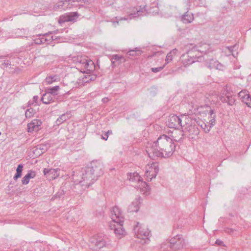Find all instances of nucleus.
<instances>
[{"mask_svg":"<svg viewBox=\"0 0 251 251\" xmlns=\"http://www.w3.org/2000/svg\"><path fill=\"white\" fill-rule=\"evenodd\" d=\"M128 180L132 182L138 183L137 185H135V187H137L138 189H139L141 192L145 195H148L150 193V187L148 184L143 180L139 175L134 172L133 173H130L128 175Z\"/></svg>","mask_w":251,"mask_h":251,"instance_id":"obj_4","label":"nucleus"},{"mask_svg":"<svg viewBox=\"0 0 251 251\" xmlns=\"http://www.w3.org/2000/svg\"><path fill=\"white\" fill-rule=\"evenodd\" d=\"M73 1H74V0H64L63 1H60L54 5L53 9L55 11L65 10L72 7L73 5Z\"/></svg>","mask_w":251,"mask_h":251,"instance_id":"obj_11","label":"nucleus"},{"mask_svg":"<svg viewBox=\"0 0 251 251\" xmlns=\"http://www.w3.org/2000/svg\"><path fill=\"white\" fill-rule=\"evenodd\" d=\"M39 97L38 96H34L33 98V102L35 103V105H39V104L38 103V100Z\"/></svg>","mask_w":251,"mask_h":251,"instance_id":"obj_46","label":"nucleus"},{"mask_svg":"<svg viewBox=\"0 0 251 251\" xmlns=\"http://www.w3.org/2000/svg\"><path fill=\"white\" fill-rule=\"evenodd\" d=\"M181 122L182 120L178 116L173 115L170 116L167 125L170 128L179 129L182 127Z\"/></svg>","mask_w":251,"mask_h":251,"instance_id":"obj_10","label":"nucleus"},{"mask_svg":"<svg viewBox=\"0 0 251 251\" xmlns=\"http://www.w3.org/2000/svg\"><path fill=\"white\" fill-rule=\"evenodd\" d=\"M148 176H149V177H148V181H150V177H151V174H150V173H148Z\"/></svg>","mask_w":251,"mask_h":251,"instance_id":"obj_53","label":"nucleus"},{"mask_svg":"<svg viewBox=\"0 0 251 251\" xmlns=\"http://www.w3.org/2000/svg\"><path fill=\"white\" fill-rule=\"evenodd\" d=\"M225 231L227 233L231 234L234 232V229L233 228L227 227V228H225Z\"/></svg>","mask_w":251,"mask_h":251,"instance_id":"obj_45","label":"nucleus"},{"mask_svg":"<svg viewBox=\"0 0 251 251\" xmlns=\"http://www.w3.org/2000/svg\"><path fill=\"white\" fill-rule=\"evenodd\" d=\"M69 118V115L68 114H63L61 115L56 121V124L57 125H59L66 121Z\"/></svg>","mask_w":251,"mask_h":251,"instance_id":"obj_29","label":"nucleus"},{"mask_svg":"<svg viewBox=\"0 0 251 251\" xmlns=\"http://www.w3.org/2000/svg\"><path fill=\"white\" fill-rule=\"evenodd\" d=\"M210 109L209 112L208 113V119L209 121V127L203 128L204 129V131L206 133H208L209 132L211 128L215 124V118L216 115L214 113V110L211 109L210 107H208Z\"/></svg>","mask_w":251,"mask_h":251,"instance_id":"obj_16","label":"nucleus"},{"mask_svg":"<svg viewBox=\"0 0 251 251\" xmlns=\"http://www.w3.org/2000/svg\"><path fill=\"white\" fill-rule=\"evenodd\" d=\"M237 48V45H235L232 46H230V47H227V49L230 52H231L232 55L233 56H234V57H235V55H234V54L233 52L234 50H236Z\"/></svg>","mask_w":251,"mask_h":251,"instance_id":"obj_39","label":"nucleus"},{"mask_svg":"<svg viewBox=\"0 0 251 251\" xmlns=\"http://www.w3.org/2000/svg\"><path fill=\"white\" fill-rule=\"evenodd\" d=\"M103 165L99 161H93L85 168L81 169V179L76 180L82 186L90 187L103 173Z\"/></svg>","mask_w":251,"mask_h":251,"instance_id":"obj_2","label":"nucleus"},{"mask_svg":"<svg viewBox=\"0 0 251 251\" xmlns=\"http://www.w3.org/2000/svg\"><path fill=\"white\" fill-rule=\"evenodd\" d=\"M116 19H117L118 20V21H116L117 24H118L119 21H121V20H127L128 19V17H123V18H121L120 19H118L116 17Z\"/></svg>","mask_w":251,"mask_h":251,"instance_id":"obj_50","label":"nucleus"},{"mask_svg":"<svg viewBox=\"0 0 251 251\" xmlns=\"http://www.w3.org/2000/svg\"><path fill=\"white\" fill-rule=\"evenodd\" d=\"M133 229L138 238L145 240V243L149 241L151 231L145 225H142L139 222H137V224L134 226Z\"/></svg>","mask_w":251,"mask_h":251,"instance_id":"obj_5","label":"nucleus"},{"mask_svg":"<svg viewBox=\"0 0 251 251\" xmlns=\"http://www.w3.org/2000/svg\"><path fill=\"white\" fill-rule=\"evenodd\" d=\"M74 0V1H73V3L75 1L79 2L80 0Z\"/></svg>","mask_w":251,"mask_h":251,"instance_id":"obj_54","label":"nucleus"},{"mask_svg":"<svg viewBox=\"0 0 251 251\" xmlns=\"http://www.w3.org/2000/svg\"><path fill=\"white\" fill-rule=\"evenodd\" d=\"M55 33V31H50L48 33L44 34H37L32 37V45L35 44L36 45H48L50 44L53 40H54L53 36H50V34L52 33Z\"/></svg>","mask_w":251,"mask_h":251,"instance_id":"obj_6","label":"nucleus"},{"mask_svg":"<svg viewBox=\"0 0 251 251\" xmlns=\"http://www.w3.org/2000/svg\"><path fill=\"white\" fill-rule=\"evenodd\" d=\"M242 101L246 103L248 107H251V97L249 94L246 98L244 97V99Z\"/></svg>","mask_w":251,"mask_h":251,"instance_id":"obj_34","label":"nucleus"},{"mask_svg":"<svg viewBox=\"0 0 251 251\" xmlns=\"http://www.w3.org/2000/svg\"><path fill=\"white\" fill-rule=\"evenodd\" d=\"M69 22L68 16V13H66L65 14H64L63 15H61L59 17L58 19V23L60 24L64 23L65 22Z\"/></svg>","mask_w":251,"mask_h":251,"instance_id":"obj_32","label":"nucleus"},{"mask_svg":"<svg viewBox=\"0 0 251 251\" xmlns=\"http://www.w3.org/2000/svg\"><path fill=\"white\" fill-rule=\"evenodd\" d=\"M1 65L5 68H7L9 66L11 65V62L9 60H5Z\"/></svg>","mask_w":251,"mask_h":251,"instance_id":"obj_43","label":"nucleus"},{"mask_svg":"<svg viewBox=\"0 0 251 251\" xmlns=\"http://www.w3.org/2000/svg\"><path fill=\"white\" fill-rule=\"evenodd\" d=\"M34 113L35 110L33 108H30L26 110L25 112V116L26 118H30L34 115Z\"/></svg>","mask_w":251,"mask_h":251,"instance_id":"obj_35","label":"nucleus"},{"mask_svg":"<svg viewBox=\"0 0 251 251\" xmlns=\"http://www.w3.org/2000/svg\"><path fill=\"white\" fill-rule=\"evenodd\" d=\"M181 20L184 24L191 23L194 20L193 14L187 11L182 15Z\"/></svg>","mask_w":251,"mask_h":251,"instance_id":"obj_19","label":"nucleus"},{"mask_svg":"<svg viewBox=\"0 0 251 251\" xmlns=\"http://www.w3.org/2000/svg\"><path fill=\"white\" fill-rule=\"evenodd\" d=\"M86 73H90L95 70V66L93 61L88 59L83 67Z\"/></svg>","mask_w":251,"mask_h":251,"instance_id":"obj_20","label":"nucleus"},{"mask_svg":"<svg viewBox=\"0 0 251 251\" xmlns=\"http://www.w3.org/2000/svg\"><path fill=\"white\" fill-rule=\"evenodd\" d=\"M159 171V168L158 166V164L155 163H153L151 165V167H150V169L149 170H147L145 173V176L147 177H149L148 173L151 174V177H150V180L151 181L153 177H155L158 172Z\"/></svg>","mask_w":251,"mask_h":251,"instance_id":"obj_13","label":"nucleus"},{"mask_svg":"<svg viewBox=\"0 0 251 251\" xmlns=\"http://www.w3.org/2000/svg\"><path fill=\"white\" fill-rule=\"evenodd\" d=\"M112 134V130H108L107 132H105L101 136V138L104 140H107L109 135Z\"/></svg>","mask_w":251,"mask_h":251,"instance_id":"obj_37","label":"nucleus"},{"mask_svg":"<svg viewBox=\"0 0 251 251\" xmlns=\"http://www.w3.org/2000/svg\"><path fill=\"white\" fill-rule=\"evenodd\" d=\"M165 65H163V66L156 67V68H151V70L153 73H157L160 71H161L164 68Z\"/></svg>","mask_w":251,"mask_h":251,"instance_id":"obj_41","label":"nucleus"},{"mask_svg":"<svg viewBox=\"0 0 251 251\" xmlns=\"http://www.w3.org/2000/svg\"><path fill=\"white\" fill-rule=\"evenodd\" d=\"M215 243L219 246H224V242L220 240L217 239Z\"/></svg>","mask_w":251,"mask_h":251,"instance_id":"obj_49","label":"nucleus"},{"mask_svg":"<svg viewBox=\"0 0 251 251\" xmlns=\"http://www.w3.org/2000/svg\"><path fill=\"white\" fill-rule=\"evenodd\" d=\"M248 95L249 94H247L246 91H241L238 93V97L242 100L244 99V97L246 98Z\"/></svg>","mask_w":251,"mask_h":251,"instance_id":"obj_38","label":"nucleus"},{"mask_svg":"<svg viewBox=\"0 0 251 251\" xmlns=\"http://www.w3.org/2000/svg\"><path fill=\"white\" fill-rule=\"evenodd\" d=\"M79 16V15L76 12L68 13V16L69 22H75Z\"/></svg>","mask_w":251,"mask_h":251,"instance_id":"obj_27","label":"nucleus"},{"mask_svg":"<svg viewBox=\"0 0 251 251\" xmlns=\"http://www.w3.org/2000/svg\"><path fill=\"white\" fill-rule=\"evenodd\" d=\"M112 59L117 61H119L123 59V57L122 56L116 54L113 56Z\"/></svg>","mask_w":251,"mask_h":251,"instance_id":"obj_44","label":"nucleus"},{"mask_svg":"<svg viewBox=\"0 0 251 251\" xmlns=\"http://www.w3.org/2000/svg\"><path fill=\"white\" fill-rule=\"evenodd\" d=\"M141 203V197L140 196L136 198L129 205L127 211L128 212H137L139 210V205Z\"/></svg>","mask_w":251,"mask_h":251,"instance_id":"obj_15","label":"nucleus"},{"mask_svg":"<svg viewBox=\"0 0 251 251\" xmlns=\"http://www.w3.org/2000/svg\"><path fill=\"white\" fill-rule=\"evenodd\" d=\"M216 63L217 64V66L216 67V69L217 70H219L220 71H223L225 69V67L223 64H222L221 63H220L219 62H216Z\"/></svg>","mask_w":251,"mask_h":251,"instance_id":"obj_42","label":"nucleus"},{"mask_svg":"<svg viewBox=\"0 0 251 251\" xmlns=\"http://www.w3.org/2000/svg\"><path fill=\"white\" fill-rule=\"evenodd\" d=\"M60 87L59 86H55L52 87H49L47 89V92L51 94L54 97L56 98L58 94L57 92L59 90Z\"/></svg>","mask_w":251,"mask_h":251,"instance_id":"obj_24","label":"nucleus"},{"mask_svg":"<svg viewBox=\"0 0 251 251\" xmlns=\"http://www.w3.org/2000/svg\"><path fill=\"white\" fill-rule=\"evenodd\" d=\"M109 101V99L108 98H104L102 99V101L103 102V103H106L108 101Z\"/></svg>","mask_w":251,"mask_h":251,"instance_id":"obj_51","label":"nucleus"},{"mask_svg":"<svg viewBox=\"0 0 251 251\" xmlns=\"http://www.w3.org/2000/svg\"><path fill=\"white\" fill-rule=\"evenodd\" d=\"M56 98L52 96L51 94L46 92L44 93L41 99V100L43 103L48 104L54 101Z\"/></svg>","mask_w":251,"mask_h":251,"instance_id":"obj_17","label":"nucleus"},{"mask_svg":"<svg viewBox=\"0 0 251 251\" xmlns=\"http://www.w3.org/2000/svg\"><path fill=\"white\" fill-rule=\"evenodd\" d=\"M42 124V122L40 120L34 119L32 120V121L28 124L27 125V129L28 132H31L34 131H37L39 130V127Z\"/></svg>","mask_w":251,"mask_h":251,"instance_id":"obj_14","label":"nucleus"},{"mask_svg":"<svg viewBox=\"0 0 251 251\" xmlns=\"http://www.w3.org/2000/svg\"><path fill=\"white\" fill-rule=\"evenodd\" d=\"M169 244L171 249L177 251L183 249L186 243L182 235L177 234L170 239Z\"/></svg>","mask_w":251,"mask_h":251,"instance_id":"obj_8","label":"nucleus"},{"mask_svg":"<svg viewBox=\"0 0 251 251\" xmlns=\"http://www.w3.org/2000/svg\"><path fill=\"white\" fill-rule=\"evenodd\" d=\"M59 76L57 75H50L46 77V81L48 84H51L53 82L59 80Z\"/></svg>","mask_w":251,"mask_h":251,"instance_id":"obj_30","label":"nucleus"},{"mask_svg":"<svg viewBox=\"0 0 251 251\" xmlns=\"http://www.w3.org/2000/svg\"><path fill=\"white\" fill-rule=\"evenodd\" d=\"M188 1H190V0H187Z\"/></svg>","mask_w":251,"mask_h":251,"instance_id":"obj_56","label":"nucleus"},{"mask_svg":"<svg viewBox=\"0 0 251 251\" xmlns=\"http://www.w3.org/2000/svg\"><path fill=\"white\" fill-rule=\"evenodd\" d=\"M142 51L139 50H131L128 51L127 54L130 56H138L141 54Z\"/></svg>","mask_w":251,"mask_h":251,"instance_id":"obj_33","label":"nucleus"},{"mask_svg":"<svg viewBox=\"0 0 251 251\" xmlns=\"http://www.w3.org/2000/svg\"><path fill=\"white\" fill-rule=\"evenodd\" d=\"M204 126L206 127V125H204Z\"/></svg>","mask_w":251,"mask_h":251,"instance_id":"obj_55","label":"nucleus"},{"mask_svg":"<svg viewBox=\"0 0 251 251\" xmlns=\"http://www.w3.org/2000/svg\"><path fill=\"white\" fill-rule=\"evenodd\" d=\"M216 62H218V61L217 60H215L212 59H211L209 62H207L206 65L208 68H210V69H216V67L217 66Z\"/></svg>","mask_w":251,"mask_h":251,"instance_id":"obj_31","label":"nucleus"},{"mask_svg":"<svg viewBox=\"0 0 251 251\" xmlns=\"http://www.w3.org/2000/svg\"><path fill=\"white\" fill-rule=\"evenodd\" d=\"M23 169V165L22 164H19L16 169V173L13 178L14 180H16L21 176Z\"/></svg>","mask_w":251,"mask_h":251,"instance_id":"obj_28","label":"nucleus"},{"mask_svg":"<svg viewBox=\"0 0 251 251\" xmlns=\"http://www.w3.org/2000/svg\"><path fill=\"white\" fill-rule=\"evenodd\" d=\"M178 50L176 49H173L171 50L167 55L166 59H165V64H168L173 59L174 56H175Z\"/></svg>","mask_w":251,"mask_h":251,"instance_id":"obj_23","label":"nucleus"},{"mask_svg":"<svg viewBox=\"0 0 251 251\" xmlns=\"http://www.w3.org/2000/svg\"><path fill=\"white\" fill-rule=\"evenodd\" d=\"M107 238L102 235H97L90 239V246L94 250L100 249L107 245Z\"/></svg>","mask_w":251,"mask_h":251,"instance_id":"obj_7","label":"nucleus"},{"mask_svg":"<svg viewBox=\"0 0 251 251\" xmlns=\"http://www.w3.org/2000/svg\"><path fill=\"white\" fill-rule=\"evenodd\" d=\"M62 196H63V193H62V192H61L59 194L57 193V194H55V195H54L52 197V199H54V198H60L62 197Z\"/></svg>","mask_w":251,"mask_h":251,"instance_id":"obj_48","label":"nucleus"},{"mask_svg":"<svg viewBox=\"0 0 251 251\" xmlns=\"http://www.w3.org/2000/svg\"><path fill=\"white\" fill-rule=\"evenodd\" d=\"M223 95H225V96H220L219 97V99L222 101L223 102L227 103L229 105H232L235 102V98L232 96L231 94L229 92H226L223 93ZM218 100V98L216 100V101Z\"/></svg>","mask_w":251,"mask_h":251,"instance_id":"obj_12","label":"nucleus"},{"mask_svg":"<svg viewBox=\"0 0 251 251\" xmlns=\"http://www.w3.org/2000/svg\"><path fill=\"white\" fill-rule=\"evenodd\" d=\"M27 29L25 28H18L15 30V34L17 37H23L27 34Z\"/></svg>","mask_w":251,"mask_h":251,"instance_id":"obj_26","label":"nucleus"},{"mask_svg":"<svg viewBox=\"0 0 251 251\" xmlns=\"http://www.w3.org/2000/svg\"><path fill=\"white\" fill-rule=\"evenodd\" d=\"M148 10H149L150 13H152L153 14L158 13L159 12L158 2L157 1L153 2Z\"/></svg>","mask_w":251,"mask_h":251,"instance_id":"obj_25","label":"nucleus"},{"mask_svg":"<svg viewBox=\"0 0 251 251\" xmlns=\"http://www.w3.org/2000/svg\"><path fill=\"white\" fill-rule=\"evenodd\" d=\"M36 174L35 172L31 170L29 171L27 174L22 179V182L23 184H27L29 181L30 178H34Z\"/></svg>","mask_w":251,"mask_h":251,"instance_id":"obj_22","label":"nucleus"},{"mask_svg":"<svg viewBox=\"0 0 251 251\" xmlns=\"http://www.w3.org/2000/svg\"><path fill=\"white\" fill-rule=\"evenodd\" d=\"M140 12V11H137V12L135 13H131L130 15V19H131L132 18L136 17V16H138L139 15V13Z\"/></svg>","mask_w":251,"mask_h":251,"instance_id":"obj_47","label":"nucleus"},{"mask_svg":"<svg viewBox=\"0 0 251 251\" xmlns=\"http://www.w3.org/2000/svg\"><path fill=\"white\" fill-rule=\"evenodd\" d=\"M203 51H200L197 50L195 48L192 49L191 50L189 51L188 54H189L188 57L190 58L186 59L184 61V64L185 66L189 65L192 63L195 62L196 58H199L201 55L200 53L202 54Z\"/></svg>","mask_w":251,"mask_h":251,"instance_id":"obj_9","label":"nucleus"},{"mask_svg":"<svg viewBox=\"0 0 251 251\" xmlns=\"http://www.w3.org/2000/svg\"><path fill=\"white\" fill-rule=\"evenodd\" d=\"M85 57L82 56H77L76 58V63H79L80 64H82L83 66H84V64H85L87 60Z\"/></svg>","mask_w":251,"mask_h":251,"instance_id":"obj_36","label":"nucleus"},{"mask_svg":"<svg viewBox=\"0 0 251 251\" xmlns=\"http://www.w3.org/2000/svg\"><path fill=\"white\" fill-rule=\"evenodd\" d=\"M111 212V217L112 222L116 224L112 225L111 223L110 225L111 229L114 230V233L117 235L121 236L124 235L125 231L123 227L124 217L122 212L118 206H115L113 208Z\"/></svg>","mask_w":251,"mask_h":251,"instance_id":"obj_3","label":"nucleus"},{"mask_svg":"<svg viewBox=\"0 0 251 251\" xmlns=\"http://www.w3.org/2000/svg\"><path fill=\"white\" fill-rule=\"evenodd\" d=\"M60 169L56 168V169H44V175L49 174V175H51L50 177L52 179L55 178L57 176H59V172L60 171Z\"/></svg>","mask_w":251,"mask_h":251,"instance_id":"obj_18","label":"nucleus"},{"mask_svg":"<svg viewBox=\"0 0 251 251\" xmlns=\"http://www.w3.org/2000/svg\"><path fill=\"white\" fill-rule=\"evenodd\" d=\"M46 151V146L44 145H38L33 149V152L37 156H40Z\"/></svg>","mask_w":251,"mask_h":251,"instance_id":"obj_21","label":"nucleus"},{"mask_svg":"<svg viewBox=\"0 0 251 251\" xmlns=\"http://www.w3.org/2000/svg\"><path fill=\"white\" fill-rule=\"evenodd\" d=\"M33 103H34V102H33V101H29L28 102V105H27V106H30L31 105L33 104Z\"/></svg>","mask_w":251,"mask_h":251,"instance_id":"obj_52","label":"nucleus"},{"mask_svg":"<svg viewBox=\"0 0 251 251\" xmlns=\"http://www.w3.org/2000/svg\"><path fill=\"white\" fill-rule=\"evenodd\" d=\"M176 144L169 136L161 135L151 145L147 147L149 156L154 159L155 157L168 158L171 156L175 151Z\"/></svg>","mask_w":251,"mask_h":251,"instance_id":"obj_1","label":"nucleus"},{"mask_svg":"<svg viewBox=\"0 0 251 251\" xmlns=\"http://www.w3.org/2000/svg\"><path fill=\"white\" fill-rule=\"evenodd\" d=\"M96 78L97 76L95 75H89L88 77H86L87 80L85 81V82H88L90 81H94L96 79Z\"/></svg>","mask_w":251,"mask_h":251,"instance_id":"obj_40","label":"nucleus"}]
</instances>
